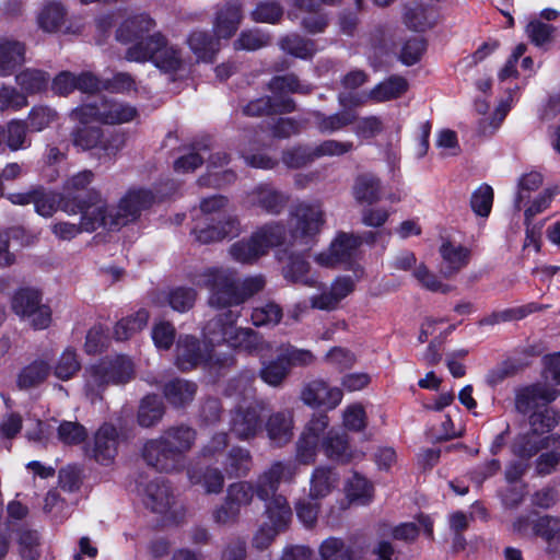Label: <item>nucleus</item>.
<instances>
[{
    "mask_svg": "<svg viewBox=\"0 0 560 560\" xmlns=\"http://www.w3.org/2000/svg\"><path fill=\"white\" fill-rule=\"evenodd\" d=\"M265 283L261 276H255L244 281L241 291L236 285L234 273L225 269H208L200 282L211 291L210 305L222 308L244 303L249 296L262 290Z\"/></svg>",
    "mask_w": 560,
    "mask_h": 560,
    "instance_id": "7ed1b4c3",
    "label": "nucleus"
},
{
    "mask_svg": "<svg viewBox=\"0 0 560 560\" xmlns=\"http://www.w3.org/2000/svg\"><path fill=\"white\" fill-rule=\"evenodd\" d=\"M560 396V390L548 384H534L517 392L515 398L516 409L522 413H528L540 402L547 405Z\"/></svg>",
    "mask_w": 560,
    "mask_h": 560,
    "instance_id": "5701e85b",
    "label": "nucleus"
},
{
    "mask_svg": "<svg viewBox=\"0 0 560 560\" xmlns=\"http://www.w3.org/2000/svg\"><path fill=\"white\" fill-rule=\"evenodd\" d=\"M352 197L360 205L371 206L381 200L383 187L381 179L373 174L359 175L352 186Z\"/></svg>",
    "mask_w": 560,
    "mask_h": 560,
    "instance_id": "473e14b6",
    "label": "nucleus"
},
{
    "mask_svg": "<svg viewBox=\"0 0 560 560\" xmlns=\"http://www.w3.org/2000/svg\"><path fill=\"white\" fill-rule=\"evenodd\" d=\"M270 90L275 94L282 93H300L308 94L312 86L306 83L300 82L296 75L290 73L285 75L275 77L269 83Z\"/></svg>",
    "mask_w": 560,
    "mask_h": 560,
    "instance_id": "680f3d73",
    "label": "nucleus"
},
{
    "mask_svg": "<svg viewBox=\"0 0 560 560\" xmlns=\"http://www.w3.org/2000/svg\"><path fill=\"white\" fill-rule=\"evenodd\" d=\"M58 117V113L49 106H34L28 114V124L33 131L39 132L56 122Z\"/></svg>",
    "mask_w": 560,
    "mask_h": 560,
    "instance_id": "338daca9",
    "label": "nucleus"
},
{
    "mask_svg": "<svg viewBox=\"0 0 560 560\" xmlns=\"http://www.w3.org/2000/svg\"><path fill=\"white\" fill-rule=\"evenodd\" d=\"M69 12L60 1H46L37 10L35 21L37 27L46 34L73 33L68 26Z\"/></svg>",
    "mask_w": 560,
    "mask_h": 560,
    "instance_id": "a211bd4d",
    "label": "nucleus"
},
{
    "mask_svg": "<svg viewBox=\"0 0 560 560\" xmlns=\"http://www.w3.org/2000/svg\"><path fill=\"white\" fill-rule=\"evenodd\" d=\"M342 425L349 431H363L368 425L364 407L359 402L347 406L342 410Z\"/></svg>",
    "mask_w": 560,
    "mask_h": 560,
    "instance_id": "774afa93",
    "label": "nucleus"
},
{
    "mask_svg": "<svg viewBox=\"0 0 560 560\" xmlns=\"http://www.w3.org/2000/svg\"><path fill=\"white\" fill-rule=\"evenodd\" d=\"M155 21L145 13L127 18L118 27L116 38L121 43L147 42L149 34L154 31Z\"/></svg>",
    "mask_w": 560,
    "mask_h": 560,
    "instance_id": "b1692460",
    "label": "nucleus"
},
{
    "mask_svg": "<svg viewBox=\"0 0 560 560\" xmlns=\"http://www.w3.org/2000/svg\"><path fill=\"white\" fill-rule=\"evenodd\" d=\"M289 196L272 185L259 184L246 191L243 202L246 208L258 209L267 214L277 215L283 211Z\"/></svg>",
    "mask_w": 560,
    "mask_h": 560,
    "instance_id": "4468645a",
    "label": "nucleus"
},
{
    "mask_svg": "<svg viewBox=\"0 0 560 560\" xmlns=\"http://www.w3.org/2000/svg\"><path fill=\"white\" fill-rule=\"evenodd\" d=\"M78 122L80 126L72 130L71 142L79 150L86 151L101 144L104 156L112 158L124 147V139L121 137H113L112 140L103 143V132L100 127L90 126L91 122Z\"/></svg>",
    "mask_w": 560,
    "mask_h": 560,
    "instance_id": "2eb2a0df",
    "label": "nucleus"
},
{
    "mask_svg": "<svg viewBox=\"0 0 560 560\" xmlns=\"http://www.w3.org/2000/svg\"><path fill=\"white\" fill-rule=\"evenodd\" d=\"M80 370L81 361L72 348H66L51 368L54 376L62 382L73 378Z\"/></svg>",
    "mask_w": 560,
    "mask_h": 560,
    "instance_id": "49530a36",
    "label": "nucleus"
},
{
    "mask_svg": "<svg viewBox=\"0 0 560 560\" xmlns=\"http://www.w3.org/2000/svg\"><path fill=\"white\" fill-rule=\"evenodd\" d=\"M187 43L198 60L212 61L214 55L219 51V39L211 38L206 32H192Z\"/></svg>",
    "mask_w": 560,
    "mask_h": 560,
    "instance_id": "a18cd8bd",
    "label": "nucleus"
},
{
    "mask_svg": "<svg viewBox=\"0 0 560 560\" xmlns=\"http://www.w3.org/2000/svg\"><path fill=\"white\" fill-rule=\"evenodd\" d=\"M544 183V177L539 172L532 171L522 175L517 183V191L514 206L517 210L522 209V202L529 198L530 194L537 190Z\"/></svg>",
    "mask_w": 560,
    "mask_h": 560,
    "instance_id": "e2e57ef3",
    "label": "nucleus"
},
{
    "mask_svg": "<svg viewBox=\"0 0 560 560\" xmlns=\"http://www.w3.org/2000/svg\"><path fill=\"white\" fill-rule=\"evenodd\" d=\"M265 502V515L269 525L281 533L285 532L292 521V510L287 500L282 494L270 495Z\"/></svg>",
    "mask_w": 560,
    "mask_h": 560,
    "instance_id": "c756f323",
    "label": "nucleus"
},
{
    "mask_svg": "<svg viewBox=\"0 0 560 560\" xmlns=\"http://www.w3.org/2000/svg\"><path fill=\"white\" fill-rule=\"evenodd\" d=\"M279 354L291 372L293 368H306L315 362V355L307 349H300L292 345L281 346Z\"/></svg>",
    "mask_w": 560,
    "mask_h": 560,
    "instance_id": "bf43d9fd",
    "label": "nucleus"
},
{
    "mask_svg": "<svg viewBox=\"0 0 560 560\" xmlns=\"http://www.w3.org/2000/svg\"><path fill=\"white\" fill-rule=\"evenodd\" d=\"M197 393V385L194 382L175 378L164 386V396L174 407H184L192 401Z\"/></svg>",
    "mask_w": 560,
    "mask_h": 560,
    "instance_id": "ea45409f",
    "label": "nucleus"
},
{
    "mask_svg": "<svg viewBox=\"0 0 560 560\" xmlns=\"http://www.w3.org/2000/svg\"><path fill=\"white\" fill-rule=\"evenodd\" d=\"M319 560H353L352 547L342 538L328 537L318 547Z\"/></svg>",
    "mask_w": 560,
    "mask_h": 560,
    "instance_id": "09e8293b",
    "label": "nucleus"
},
{
    "mask_svg": "<svg viewBox=\"0 0 560 560\" xmlns=\"http://www.w3.org/2000/svg\"><path fill=\"white\" fill-rule=\"evenodd\" d=\"M288 18L292 21L300 20L301 26L310 34L323 33L328 26V16L322 10L305 15L289 11Z\"/></svg>",
    "mask_w": 560,
    "mask_h": 560,
    "instance_id": "69168bd1",
    "label": "nucleus"
},
{
    "mask_svg": "<svg viewBox=\"0 0 560 560\" xmlns=\"http://www.w3.org/2000/svg\"><path fill=\"white\" fill-rule=\"evenodd\" d=\"M295 108L294 101L290 97L275 96L260 97L248 103L243 113L247 116H260L273 113H291Z\"/></svg>",
    "mask_w": 560,
    "mask_h": 560,
    "instance_id": "c9c22d12",
    "label": "nucleus"
},
{
    "mask_svg": "<svg viewBox=\"0 0 560 560\" xmlns=\"http://www.w3.org/2000/svg\"><path fill=\"white\" fill-rule=\"evenodd\" d=\"M51 365L44 359H36L24 366L18 375V386L28 389L40 385L50 374Z\"/></svg>",
    "mask_w": 560,
    "mask_h": 560,
    "instance_id": "a19ab883",
    "label": "nucleus"
},
{
    "mask_svg": "<svg viewBox=\"0 0 560 560\" xmlns=\"http://www.w3.org/2000/svg\"><path fill=\"white\" fill-rule=\"evenodd\" d=\"M149 317L147 310H139L135 314L120 319L114 327L115 339L124 341L131 338L147 326Z\"/></svg>",
    "mask_w": 560,
    "mask_h": 560,
    "instance_id": "de8ad7c7",
    "label": "nucleus"
},
{
    "mask_svg": "<svg viewBox=\"0 0 560 560\" xmlns=\"http://www.w3.org/2000/svg\"><path fill=\"white\" fill-rule=\"evenodd\" d=\"M355 288V281L349 276L337 277L329 287H325L320 293L311 296L313 308L320 311H334L339 307L342 300L349 296Z\"/></svg>",
    "mask_w": 560,
    "mask_h": 560,
    "instance_id": "6ab92c4d",
    "label": "nucleus"
},
{
    "mask_svg": "<svg viewBox=\"0 0 560 560\" xmlns=\"http://www.w3.org/2000/svg\"><path fill=\"white\" fill-rule=\"evenodd\" d=\"M256 487L249 482L240 481L228 488L224 504L215 510L213 517L219 524L233 523L240 515L242 508L252 503Z\"/></svg>",
    "mask_w": 560,
    "mask_h": 560,
    "instance_id": "ddd939ff",
    "label": "nucleus"
},
{
    "mask_svg": "<svg viewBox=\"0 0 560 560\" xmlns=\"http://www.w3.org/2000/svg\"><path fill=\"white\" fill-rule=\"evenodd\" d=\"M164 415V406L155 395L145 396L139 407L138 422L143 428H150L161 421Z\"/></svg>",
    "mask_w": 560,
    "mask_h": 560,
    "instance_id": "3c124183",
    "label": "nucleus"
},
{
    "mask_svg": "<svg viewBox=\"0 0 560 560\" xmlns=\"http://www.w3.org/2000/svg\"><path fill=\"white\" fill-rule=\"evenodd\" d=\"M406 25L416 32H424L435 23V14L432 10L422 5L408 8L405 13Z\"/></svg>",
    "mask_w": 560,
    "mask_h": 560,
    "instance_id": "13d9d810",
    "label": "nucleus"
},
{
    "mask_svg": "<svg viewBox=\"0 0 560 560\" xmlns=\"http://www.w3.org/2000/svg\"><path fill=\"white\" fill-rule=\"evenodd\" d=\"M142 501L147 508L155 513L166 512L173 501L170 486L163 479H155L139 488Z\"/></svg>",
    "mask_w": 560,
    "mask_h": 560,
    "instance_id": "bb28decb",
    "label": "nucleus"
},
{
    "mask_svg": "<svg viewBox=\"0 0 560 560\" xmlns=\"http://www.w3.org/2000/svg\"><path fill=\"white\" fill-rule=\"evenodd\" d=\"M229 162V158L224 152H217L209 158V174L207 179L201 178L200 180L203 184L221 186L223 184H229L235 180L236 175L231 170H225L222 173L218 172L217 168L226 165Z\"/></svg>",
    "mask_w": 560,
    "mask_h": 560,
    "instance_id": "8fccbe9b",
    "label": "nucleus"
},
{
    "mask_svg": "<svg viewBox=\"0 0 560 560\" xmlns=\"http://www.w3.org/2000/svg\"><path fill=\"white\" fill-rule=\"evenodd\" d=\"M192 483L201 485L208 493H218L222 490L224 478L218 468L207 467L202 471L188 472Z\"/></svg>",
    "mask_w": 560,
    "mask_h": 560,
    "instance_id": "4d7b16f0",
    "label": "nucleus"
},
{
    "mask_svg": "<svg viewBox=\"0 0 560 560\" xmlns=\"http://www.w3.org/2000/svg\"><path fill=\"white\" fill-rule=\"evenodd\" d=\"M560 448V434L552 433L541 436L532 430L526 434L518 435L513 444L514 453L523 458H530L541 450Z\"/></svg>",
    "mask_w": 560,
    "mask_h": 560,
    "instance_id": "393cba45",
    "label": "nucleus"
},
{
    "mask_svg": "<svg viewBox=\"0 0 560 560\" xmlns=\"http://www.w3.org/2000/svg\"><path fill=\"white\" fill-rule=\"evenodd\" d=\"M325 224L320 201L299 202L290 212V237L294 243L307 244Z\"/></svg>",
    "mask_w": 560,
    "mask_h": 560,
    "instance_id": "1a4fd4ad",
    "label": "nucleus"
},
{
    "mask_svg": "<svg viewBox=\"0 0 560 560\" xmlns=\"http://www.w3.org/2000/svg\"><path fill=\"white\" fill-rule=\"evenodd\" d=\"M126 59L135 62L151 61L164 72H176L184 65L182 50L170 44L160 33L150 34L147 42H139L126 51Z\"/></svg>",
    "mask_w": 560,
    "mask_h": 560,
    "instance_id": "39448f33",
    "label": "nucleus"
},
{
    "mask_svg": "<svg viewBox=\"0 0 560 560\" xmlns=\"http://www.w3.org/2000/svg\"><path fill=\"white\" fill-rule=\"evenodd\" d=\"M409 88L408 81L400 75H392L375 85L369 93L370 100L382 103L404 95Z\"/></svg>",
    "mask_w": 560,
    "mask_h": 560,
    "instance_id": "4c0bfd02",
    "label": "nucleus"
},
{
    "mask_svg": "<svg viewBox=\"0 0 560 560\" xmlns=\"http://www.w3.org/2000/svg\"><path fill=\"white\" fill-rule=\"evenodd\" d=\"M322 448L325 455L338 463H350L355 459H361L363 453L352 450L348 442L346 434L330 430L322 441Z\"/></svg>",
    "mask_w": 560,
    "mask_h": 560,
    "instance_id": "a878e982",
    "label": "nucleus"
},
{
    "mask_svg": "<svg viewBox=\"0 0 560 560\" xmlns=\"http://www.w3.org/2000/svg\"><path fill=\"white\" fill-rule=\"evenodd\" d=\"M238 316L240 313L232 310L219 314L205 326V338L212 345L226 342L231 347L248 353L267 355L271 346L253 329L235 327Z\"/></svg>",
    "mask_w": 560,
    "mask_h": 560,
    "instance_id": "f03ea898",
    "label": "nucleus"
},
{
    "mask_svg": "<svg viewBox=\"0 0 560 560\" xmlns=\"http://www.w3.org/2000/svg\"><path fill=\"white\" fill-rule=\"evenodd\" d=\"M288 365L278 353L275 360L264 361L259 370L260 378L272 387H279L289 376Z\"/></svg>",
    "mask_w": 560,
    "mask_h": 560,
    "instance_id": "603ef678",
    "label": "nucleus"
},
{
    "mask_svg": "<svg viewBox=\"0 0 560 560\" xmlns=\"http://www.w3.org/2000/svg\"><path fill=\"white\" fill-rule=\"evenodd\" d=\"M288 233L280 222H270L257 229L248 238L231 245L229 253L242 264H254L265 256L270 248L285 243Z\"/></svg>",
    "mask_w": 560,
    "mask_h": 560,
    "instance_id": "423d86ee",
    "label": "nucleus"
},
{
    "mask_svg": "<svg viewBox=\"0 0 560 560\" xmlns=\"http://www.w3.org/2000/svg\"><path fill=\"white\" fill-rule=\"evenodd\" d=\"M135 375L132 360L126 355L106 358L88 366L84 371V394L95 404L103 399L108 385L128 383Z\"/></svg>",
    "mask_w": 560,
    "mask_h": 560,
    "instance_id": "20e7f679",
    "label": "nucleus"
},
{
    "mask_svg": "<svg viewBox=\"0 0 560 560\" xmlns=\"http://www.w3.org/2000/svg\"><path fill=\"white\" fill-rule=\"evenodd\" d=\"M343 394L339 387L330 386L323 380H313L306 383L300 393V399L312 408L324 407L335 409L342 400Z\"/></svg>",
    "mask_w": 560,
    "mask_h": 560,
    "instance_id": "f3484780",
    "label": "nucleus"
},
{
    "mask_svg": "<svg viewBox=\"0 0 560 560\" xmlns=\"http://www.w3.org/2000/svg\"><path fill=\"white\" fill-rule=\"evenodd\" d=\"M311 266L300 255H292L288 264L283 267V277L291 282L301 283L314 288L317 285L315 277L310 275Z\"/></svg>",
    "mask_w": 560,
    "mask_h": 560,
    "instance_id": "37998d69",
    "label": "nucleus"
},
{
    "mask_svg": "<svg viewBox=\"0 0 560 560\" xmlns=\"http://www.w3.org/2000/svg\"><path fill=\"white\" fill-rule=\"evenodd\" d=\"M360 245L361 238L359 236L340 233L327 249L315 255L314 260L320 267L334 268L350 261Z\"/></svg>",
    "mask_w": 560,
    "mask_h": 560,
    "instance_id": "dca6fc26",
    "label": "nucleus"
},
{
    "mask_svg": "<svg viewBox=\"0 0 560 560\" xmlns=\"http://www.w3.org/2000/svg\"><path fill=\"white\" fill-rule=\"evenodd\" d=\"M339 477L328 467H316L310 477L308 497L312 500H322L328 497L338 486Z\"/></svg>",
    "mask_w": 560,
    "mask_h": 560,
    "instance_id": "72a5a7b5",
    "label": "nucleus"
},
{
    "mask_svg": "<svg viewBox=\"0 0 560 560\" xmlns=\"http://www.w3.org/2000/svg\"><path fill=\"white\" fill-rule=\"evenodd\" d=\"M280 48L298 58H311L315 51V43L311 39L301 37L298 34H291L280 40Z\"/></svg>",
    "mask_w": 560,
    "mask_h": 560,
    "instance_id": "6e6d98bb",
    "label": "nucleus"
},
{
    "mask_svg": "<svg viewBox=\"0 0 560 560\" xmlns=\"http://www.w3.org/2000/svg\"><path fill=\"white\" fill-rule=\"evenodd\" d=\"M31 145L27 138L26 125L22 120H11L7 125H0V152L5 148L11 151H19Z\"/></svg>",
    "mask_w": 560,
    "mask_h": 560,
    "instance_id": "f704fd0d",
    "label": "nucleus"
},
{
    "mask_svg": "<svg viewBox=\"0 0 560 560\" xmlns=\"http://www.w3.org/2000/svg\"><path fill=\"white\" fill-rule=\"evenodd\" d=\"M154 201L155 197L149 189L133 187L116 206H108L100 191L90 190L85 199H65L61 203V210L68 215L80 214L79 223L56 221L51 223L50 231L60 241H71L82 232L92 233L98 228L120 229L136 221Z\"/></svg>",
    "mask_w": 560,
    "mask_h": 560,
    "instance_id": "f257e3e1",
    "label": "nucleus"
},
{
    "mask_svg": "<svg viewBox=\"0 0 560 560\" xmlns=\"http://www.w3.org/2000/svg\"><path fill=\"white\" fill-rule=\"evenodd\" d=\"M299 472L300 467L294 460L273 462L256 481L257 497L268 500L270 495L278 494L280 483H292Z\"/></svg>",
    "mask_w": 560,
    "mask_h": 560,
    "instance_id": "9b49d317",
    "label": "nucleus"
},
{
    "mask_svg": "<svg viewBox=\"0 0 560 560\" xmlns=\"http://www.w3.org/2000/svg\"><path fill=\"white\" fill-rule=\"evenodd\" d=\"M313 126L322 135L336 133L355 121V114L350 109L327 115L320 110L310 113Z\"/></svg>",
    "mask_w": 560,
    "mask_h": 560,
    "instance_id": "c85d7f7f",
    "label": "nucleus"
},
{
    "mask_svg": "<svg viewBox=\"0 0 560 560\" xmlns=\"http://www.w3.org/2000/svg\"><path fill=\"white\" fill-rule=\"evenodd\" d=\"M175 364L180 371H190L203 365L210 371H220L233 364L232 357L219 358L211 353L209 345L201 343L191 335H180L177 339Z\"/></svg>",
    "mask_w": 560,
    "mask_h": 560,
    "instance_id": "0eeeda50",
    "label": "nucleus"
},
{
    "mask_svg": "<svg viewBox=\"0 0 560 560\" xmlns=\"http://www.w3.org/2000/svg\"><path fill=\"white\" fill-rule=\"evenodd\" d=\"M49 81L50 77L47 72L33 68H27L15 75L16 84L26 96L46 91Z\"/></svg>",
    "mask_w": 560,
    "mask_h": 560,
    "instance_id": "79ce46f5",
    "label": "nucleus"
},
{
    "mask_svg": "<svg viewBox=\"0 0 560 560\" xmlns=\"http://www.w3.org/2000/svg\"><path fill=\"white\" fill-rule=\"evenodd\" d=\"M559 419L558 411L551 408L534 411L529 416L530 430L542 436L544 433L550 432L559 424Z\"/></svg>",
    "mask_w": 560,
    "mask_h": 560,
    "instance_id": "0e129e2a",
    "label": "nucleus"
},
{
    "mask_svg": "<svg viewBox=\"0 0 560 560\" xmlns=\"http://www.w3.org/2000/svg\"><path fill=\"white\" fill-rule=\"evenodd\" d=\"M138 112L136 107L117 101H103L100 105L85 104L74 108L70 118L75 121H100L106 125H119L133 120Z\"/></svg>",
    "mask_w": 560,
    "mask_h": 560,
    "instance_id": "9d476101",
    "label": "nucleus"
},
{
    "mask_svg": "<svg viewBox=\"0 0 560 560\" xmlns=\"http://www.w3.org/2000/svg\"><path fill=\"white\" fill-rule=\"evenodd\" d=\"M224 468L230 476H245L250 469L249 452L240 447L232 448L224 463Z\"/></svg>",
    "mask_w": 560,
    "mask_h": 560,
    "instance_id": "052dcab7",
    "label": "nucleus"
},
{
    "mask_svg": "<svg viewBox=\"0 0 560 560\" xmlns=\"http://www.w3.org/2000/svg\"><path fill=\"white\" fill-rule=\"evenodd\" d=\"M25 45L14 39L0 42V75L8 77L25 62Z\"/></svg>",
    "mask_w": 560,
    "mask_h": 560,
    "instance_id": "e433bc0d",
    "label": "nucleus"
},
{
    "mask_svg": "<svg viewBox=\"0 0 560 560\" xmlns=\"http://www.w3.org/2000/svg\"><path fill=\"white\" fill-rule=\"evenodd\" d=\"M237 221L229 217L223 221H217L215 218L200 217L196 220L192 234L200 244H210L223 240L225 236L237 231Z\"/></svg>",
    "mask_w": 560,
    "mask_h": 560,
    "instance_id": "aec40b11",
    "label": "nucleus"
},
{
    "mask_svg": "<svg viewBox=\"0 0 560 560\" xmlns=\"http://www.w3.org/2000/svg\"><path fill=\"white\" fill-rule=\"evenodd\" d=\"M266 431L269 440L276 446L288 444L293 438V415L290 410H280L271 413L266 421Z\"/></svg>",
    "mask_w": 560,
    "mask_h": 560,
    "instance_id": "cd10ccee",
    "label": "nucleus"
},
{
    "mask_svg": "<svg viewBox=\"0 0 560 560\" xmlns=\"http://www.w3.org/2000/svg\"><path fill=\"white\" fill-rule=\"evenodd\" d=\"M95 178L91 170H82L74 174L69 175L62 184V197L65 199H85V197H77L75 195L93 183Z\"/></svg>",
    "mask_w": 560,
    "mask_h": 560,
    "instance_id": "5fc2aeb1",
    "label": "nucleus"
},
{
    "mask_svg": "<svg viewBox=\"0 0 560 560\" xmlns=\"http://www.w3.org/2000/svg\"><path fill=\"white\" fill-rule=\"evenodd\" d=\"M161 435L184 460L196 441V431L184 424L170 427Z\"/></svg>",
    "mask_w": 560,
    "mask_h": 560,
    "instance_id": "58836bf2",
    "label": "nucleus"
},
{
    "mask_svg": "<svg viewBox=\"0 0 560 560\" xmlns=\"http://www.w3.org/2000/svg\"><path fill=\"white\" fill-rule=\"evenodd\" d=\"M11 310L34 329H46L51 323L50 307L43 302L42 292L33 287H22L13 293Z\"/></svg>",
    "mask_w": 560,
    "mask_h": 560,
    "instance_id": "6e6552de",
    "label": "nucleus"
},
{
    "mask_svg": "<svg viewBox=\"0 0 560 560\" xmlns=\"http://www.w3.org/2000/svg\"><path fill=\"white\" fill-rule=\"evenodd\" d=\"M439 254L441 256L440 272L445 278H452L464 269L470 260L471 250L460 243L443 240Z\"/></svg>",
    "mask_w": 560,
    "mask_h": 560,
    "instance_id": "412c9836",
    "label": "nucleus"
},
{
    "mask_svg": "<svg viewBox=\"0 0 560 560\" xmlns=\"http://www.w3.org/2000/svg\"><path fill=\"white\" fill-rule=\"evenodd\" d=\"M142 457L149 466L161 472L178 471L185 466V460L162 435L144 443Z\"/></svg>",
    "mask_w": 560,
    "mask_h": 560,
    "instance_id": "f8f14e48",
    "label": "nucleus"
},
{
    "mask_svg": "<svg viewBox=\"0 0 560 560\" xmlns=\"http://www.w3.org/2000/svg\"><path fill=\"white\" fill-rule=\"evenodd\" d=\"M243 19L241 4L228 3L218 13L213 24L214 35L218 39H228L237 31Z\"/></svg>",
    "mask_w": 560,
    "mask_h": 560,
    "instance_id": "2f4dec72",
    "label": "nucleus"
},
{
    "mask_svg": "<svg viewBox=\"0 0 560 560\" xmlns=\"http://www.w3.org/2000/svg\"><path fill=\"white\" fill-rule=\"evenodd\" d=\"M65 200L61 194L47 190L44 187L33 189V205L35 212L44 218H51Z\"/></svg>",
    "mask_w": 560,
    "mask_h": 560,
    "instance_id": "c03bdc74",
    "label": "nucleus"
},
{
    "mask_svg": "<svg viewBox=\"0 0 560 560\" xmlns=\"http://www.w3.org/2000/svg\"><path fill=\"white\" fill-rule=\"evenodd\" d=\"M117 431L113 425L105 424L98 429L94 438L93 457L102 465H109L117 454Z\"/></svg>",
    "mask_w": 560,
    "mask_h": 560,
    "instance_id": "7c9ffc66",
    "label": "nucleus"
},
{
    "mask_svg": "<svg viewBox=\"0 0 560 560\" xmlns=\"http://www.w3.org/2000/svg\"><path fill=\"white\" fill-rule=\"evenodd\" d=\"M261 405L257 402L238 406L231 418L232 432L242 440L254 438L261 428Z\"/></svg>",
    "mask_w": 560,
    "mask_h": 560,
    "instance_id": "4be33fe9",
    "label": "nucleus"
},
{
    "mask_svg": "<svg viewBox=\"0 0 560 560\" xmlns=\"http://www.w3.org/2000/svg\"><path fill=\"white\" fill-rule=\"evenodd\" d=\"M347 498L357 504H368L373 494L372 485L361 475L354 472L345 487Z\"/></svg>",
    "mask_w": 560,
    "mask_h": 560,
    "instance_id": "864d4df0",
    "label": "nucleus"
}]
</instances>
